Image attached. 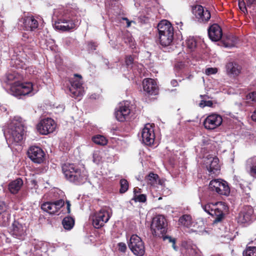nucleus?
<instances>
[{
  "label": "nucleus",
  "mask_w": 256,
  "mask_h": 256,
  "mask_svg": "<svg viewBox=\"0 0 256 256\" xmlns=\"http://www.w3.org/2000/svg\"><path fill=\"white\" fill-rule=\"evenodd\" d=\"M54 14L57 18L54 24V28L57 30L70 31L76 28L80 24L79 20L76 16V10L70 6L55 9Z\"/></svg>",
  "instance_id": "f257e3e1"
},
{
  "label": "nucleus",
  "mask_w": 256,
  "mask_h": 256,
  "mask_svg": "<svg viewBox=\"0 0 256 256\" xmlns=\"http://www.w3.org/2000/svg\"><path fill=\"white\" fill-rule=\"evenodd\" d=\"M62 171L66 178L75 185L84 184L88 178L86 172L74 164H64L62 166Z\"/></svg>",
  "instance_id": "f03ea898"
},
{
  "label": "nucleus",
  "mask_w": 256,
  "mask_h": 256,
  "mask_svg": "<svg viewBox=\"0 0 256 256\" xmlns=\"http://www.w3.org/2000/svg\"><path fill=\"white\" fill-rule=\"evenodd\" d=\"M8 132L10 134V142L16 144L20 143L24 139L25 131L22 118L14 116L8 124Z\"/></svg>",
  "instance_id": "7ed1b4c3"
},
{
  "label": "nucleus",
  "mask_w": 256,
  "mask_h": 256,
  "mask_svg": "<svg viewBox=\"0 0 256 256\" xmlns=\"http://www.w3.org/2000/svg\"><path fill=\"white\" fill-rule=\"evenodd\" d=\"M203 210L210 215L214 218V223L222 222L226 214L228 211V207L222 202L208 203L202 205Z\"/></svg>",
  "instance_id": "20e7f679"
},
{
  "label": "nucleus",
  "mask_w": 256,
  "mask_h": 256,
  "mask_svg": "<svg viewBox=\"0 0 256 256\" xmlns=\"http://www.w3.org/2000/svg\"><path fill=\"white\" fill-rule=\"evenodd\" d=\"M66 84L68 86L70 96L74 98L80 100L84 94L82 76L74 74L73 78L68 80Z\"/></svg>",
  "instance_id": "39448f33"
},
{
  "label": "nucleus",
  "mask_w": 256,
  "mask_h": 256,
  "mask_svg": "<svg viewBox=\"0 0 256 256\" xmlns=\"http://www.w3.org/2000/svg\"><path fill=\"white\" fill-rule=\"evenodd\" d=\"M33 85L30 82H15L10 88V92L13 96L18 97L22 96L34 94Z\"/></svg>",
  "instance_id": "423d86ee"
},
{
  "label": "nucleus",
  "mask_w": 256,
  "mask_h": 256,
  "mask_svg": "<svg viewBox=\"0 0 256 256\" xmlns=\"http://www.w3.org/2000/svg\"><path fill=\"white\" fill-rule=\"evenodd\" d=\"M111 210L104 207L96 212L92 216V224L96 228H100L106 223L112 216Z\"/></svg>",
  "instance_id": "0eeeda50"
},
{
  "label": "nucleus",
  "mask_w": 256,
  "mask_h": 256,
  "mask_svg": "<svg viewBox=\"0 0 256 256\" xmlns=\"http://www.w3.org/2000/svg\"><path fill=\"white\" fill-rule=\"evenodd\" d=\"M166 220L162 215H158L152 219L151 224L152 234L156 236L160 237L167 232Z\"/></svg>",
  "instance_id": "6e6552de"
},
{
  "label": "nucleus",
  "mask_w": 256,
  "mask_h": 256,
  "mask_svg": "<svg viewBox=\"0 0 256 256\" xmlns=\"http://www.w3.org/2000/svg\"><path fill=\"white\" fill-rule=\"evenodd\" d=\"M129 248L136 256H143L145 254L144 244L142 238L136 234H132L128 242Z\"/></svg>",
  "instance_id": "1a4fd4ad"
},
{
  "label": "nucleus",
  "mask_w": 256,
  "mask_h": 256,
  "mask_svg": "<svg viewBox=\"0 0 256 256\" xmlns=\"http://www.w3.org/2000/svg\"><path fill=\"white\" fill-rule=\"evenodd\" d=\"M209 189L219 194L228 196L230 189L226 182L221 180H212L209 184Z\"/></svg>",
  "instance_id": "9d476101"
},
{
  "label": "nucleus",
  "mask_w": 256,
  "mask_h": 256,
  "mask_svg": "<svg viewBox=\"0 0 256 256\" xmlns=\"http://www.w3.org/2000/svg\"><path fill=\"white\" fill-rule=\"evenodd\" d=\"M28 157L36 164H42L45 160L46 154L39 146H31L27 152Z\"/></svg>",
  "instance_id": "9b49d317"
},
{
  "label": "nucleus",
  "mask_w": 256,
  "mask_h": 256,
  "mask_svg": "<svg viewBox=\"0 0 256 256\" xmlns=\"http://www.w3.org/2000/svg\"><path fill=\"white\" fill-rule=\"evenodd\" d=\"M56 128V124L51 118H44L37 125V129L42 134L46 135L52 132Z\"/></svg>",
  "instance_id": "f8f14e48"
},
{
  "label": "nucleus",
  "mask_w": 256,
  "mask_h": 256,
  "mask_svg": "<svg viewBox=\"0 0 256 256\" xmlns=\"http://www.w3.org/2000/svg\"><path fill=\"white\" fill-rule=\"evenodd\" d=\"M142 142L147 146H150L154 144L155 139L154 128L152 124H146L141 131Z\"/></svg>",
  "instance_id": "ddd939ff"
},
{
  "label": "nucleus",
  "mask_w": 256,
  "mask_h": 256,
  "mask_svg": "<svg viewBox=\"0 0 256 256\" xmlns=\"http://www.w3.org/2000/svg\"><path fill=\"white\" fill-rule=\"evenodd\" d=\"M64 204L63 200L60 199L54 202H47L41 205V208L50 214L57 212Z\"/></svg>",
  "instance_id": "4468645a"
},
{
  "label": "nucleus",
  "mask_w": 256,
  "mask_h": 256,
  "mask_svg": "<svg viewBox=\"0 0 256 256\" xmlns=\"http://www.w3.org/2000/svg\"><path fill=\"white\" fill-rule=\"evenodd\" d=\"M254 214V209L250 206H244L236 218L239 224H246L250 222Z\"/></svg>",
  "instance_id": "2eb2a0df"
},
{
  "label": "nucleus",
  "mask_w": 256,
  "mask_h": 256,
  "mask_svg": "<svg viewBox=\"0 0 256 256\" xmlns=\"http://www.w3.org/2000/svg\"><path fill=\"white\" fill-rule=\"evenodd\" d=\"M144 91L150 96H156L158 94V88L156 80L152 78H145L142 82Z\"/></svg>",
  "instance_id": "dca6fc26"
},
{
  "label": "nucleus",
  "mask_w": 256,
  "mask_h": 256,
  "mask_svg": "<svg viewBox=\"0 0 256 256\" xmlns=\"http://www.w3.org/2000/svg\"><path fill=\"white\" fill-rule=\"evenodd\" d=\"M222 122V119L220 115L212 113L208 116L204 120V125L208 130H214L220 126Z\"/></svg>",
  "instance_id": "f3484780"
},
{
  "label": "nucleus",
  "mask_w": 256,
  "mask_h": 256,
  "mask_svg": "<svg viewBox=\"0 0 256 256\" xmlns=\"http://www.w3.org/2000/svg\"><path fill=\"white\" fill-rule=\"evenodd\" d=\"M193 14L195 15L198 20L200 22H207L210 18V12L200 5L196 6L192 9Z\"/></svg>",
  "instance_id": "a211bd4d"
},
{
  "label": "nucleus",
  "mask_w": 256,
  "mask_h": 256,
  "mask_svg": "<svg viewBox=\"0 0 256 256\" xmlns=\"http://www.w3.org/2000/svg\"><path fill=\"white\" fill-rule=\"evenodd\" d=\"M10 234L14 238L19 240H24L26 235V230L22 224L16 221L13 222Z\"/></svg>",
  "instance_id": "6ab92c4d"
},
{
  "label": "nucleus",
  "mask_w": 256,
  "mask_h": 256,
  "mask_svg": "<svg viewBox=\"0 0 256 256\" xmlns=\"http://www.w3.org/2000/svg\"><path fill=\"white\" fill-rule=\"evenodd\" d=\"M208 34L210 38L212 41H218L222 36V30L217 24L212 25L208 30Z\"/></svg>",
  "instance_id": "aec40b11"
},
{
  "label": "nucleus",
  "mask_w": 256,
  "mask_h": 256,
  "mask_svg": "<svg viewBox=\"0 0 256 256\" xmlns=\"http://www.w3.org/2000/svg\"><path fill=\"white\" fill-rule=\"evenodd\" d=\"M134 104L130 101L123 100L118 104L115 108V112H133L136 111Z\"/></svg>",
  "instance_id": "412c9836"
},
{
  "label": "nucleus",
  "mask_w": 256,
  "mask_h": 256,
  "mask_svg": "<svg viewBox=\"0 0 256 256\" xmlns=\"http://www.w3.org/2000/svg\"><path fill=\"white\" fill-rule=\"evenodd\" d=\"M24 26L26 30H34L38 27V22L32 16L24 17L22 19Z\"/></svg>",
  "instance_id": "4be33fe9"
},
{
  "label": "nucleus",
  "mask_w": 256,
  "mask_h": 256,
  "mask_svg": "<svg viewBox=\"0 0 256 256\" xmlns=\"http://www.w3.org/2000/svg\"><path fill=\"white\" fill-rule=\"evenodd\" d=\"M226 74L230 76L235 77L240 72L241 68L237 64L230 62L226 66Z\"/></svg>",
  "instance_id": "5701e85b"
},
{
  "label": "nucleus",
  "mask_w": 256,
  "mask_h": 256,
  "mask_svg": "<svg viewBox=\"0 0 256 256\" xmlns=\"http://www.w3.org/2000/svg\"><path fill=\"white\" fill-rule=\"evenodd\" d=\"M158 34L174 32V28L172 24L167 20H162L158 25Z\"/></svg>",
  "instance_id": "b1692460"
},
{
  "label": "nucleus",
  "mask_w": 256,
  "mask_h": 256,
  "mask_svg": "<svg viewBox=\"0 0 256 256\" xmlns=\"http://www.w3.org/2000/svg\"><path fill=\"white\" fill-rule=\"evenodd\" d=\"M23 184L22 180L21 178H18L9 183L8 189L11 194H16L18 192Z\"/></svg>",
  "instance_id": "393cba45"
},
{
  "label": "nucleus",
  "mask_w": 256,
  "mask_h": 256,
  "mask_svg": "<svg viewBox=\"0 0 256 256\" xmlns=\"http://www.w3.org/2000/svg\"><path fill=\"white\" fill-rule=\"evenodd\" d=\"M158 35L160 44L164 46H170L174 39V32L158 34Z\"/></svg>",
  "instance_id": "a878e982"
},
{
  "label": "nucleus",
  "mask_w": 256,
  "mask_h": 256,
  "mask_svg": "<svg viewBox=\"0 0 256 256\" xmlns=\"http://www.w3.org/2000/svg\"><path fill=\"white\" fill-rule=\"evenodd\" d=\"M219 160L217 157L214 158L210 163L206 166V168L210 172V174H216L220 170L218 164Z\"/></svg>",
  "instance_id": "bb28decb"
},
{
  "label": "nucleus",
  "mask_w": 256,
  "mask_h": 256,
  "mask_svg": "<svg viewBox=\"0 0 256 256\" xmlns=\"http://www.w3.org/2000/svg\"><path fill=\"white\" fill-rule=\"evenodd\" d=\"M182 252L184 256H202L201 252L196 246L188 245Z\"/></svg>",
  "instance_id": "cd10ccee"
},
{
  "label": "nucleus",
  "mask_w": 256,
  "mask_h": 256,
  "mask_svg": "<svg viewBox=\"0 0 256 256\" xmlns=\"http://www.w3.org/2000/svg\"><path fill=\"white\" fill-rule=\"evenodd\" d=\"M159 180V176L158 174L150 172L148 176L145 177V180L152 186H155L157 184L158 181Z\"/></svg>",
  "instance_id": "c85d7f7f"
},
{
  "label": "nucleus",
  "mask_w": 256,
  "mask_h": 256,
  "mask_svg": "<svg viewBox=\"0 0 256 256\" xmlns=\"http://www.w3.org/2000/svg\"><path fill=\"white\" fill-rule=\"evenodd\" d=\"M62 224L66 230H70L74 226V220L71 216H66L63 219Z\"/></svg>",
  "instance_id": "c756f323"
},
{
  "label": "nucleus",
  "mask_w": 256,
  "mask_h": 256,
  "mask_svg": "<svg viewBox=\"0 0 256 256\" xmlns=\"http://www.w3.org/2000/svg\"><path fill=\"white\" fill-rule=\"evenodd\" d=\"M178 222L186 227H190L192 224V218L190 214H184L180 216Z\"/></svg>",
  "instance_id": "7c9ffc66"
},
{
  "label": "nucleus",
  "mask_w": 256,
  "mask_h": 256,
  "mask_svg": "<svg viewBox=\"0 0 256 256\" xmlns=\"http://www.w3.org/2000/svg\"><path fill=\"white\" fill-rule=\"evenodd\" d=\"M10 218V214L8 212H4L0 214V226H6L9 224Z\"/></svg>",
  "instance_id": "2f4dec72"
},
{
  "label": "nucleus",
  "mask_w": 256,
  "mask_h": 256,
  "mask_svg": "<svg viewBox=\"0 0 256 256\" xmlns=\"http://www.w3.org/2000/svg\"><path fill=\"white\" fill-rule=\"evenodd\" d=\"M92 141L96 144L100 146L106 144L107 140L106 138L102 135H96L92 137Z\"/></svg>",
  "instance_id": "473e14b6"
},
{
  "label": "nucleus",
  "mask_w": 256,
  "mask_h": 256,
  "mask_svg": "<svg viewBox=\"0 0 256 256\" xmlns=\"http://www.w3.org/2000/svg\"><path fill=\"white\" fill-rule=\"evenodd\" d=\"M12 64L16 68L26 69V63L21 60L20 59V58H16V59H12Z\"/></svg>",
  "instance_id": "72a5a7b5"
},
{
  "label": "nucleus",
  "mask_w": 256,
  "mask_h": 256,
  "mask_svg": "<svg viewBox=\"0 0 256 256\" xmlns=\"http://www.w3.org/2000/svg\"><path fill=\"white\" fill-rule=\"evenodd\" d=\"M256 102V92H253L248 94L246 97V101L244 102L243 105L246 106L250 104V102Z\"/></svg>",
  "instance_id": "f704fd0d"
},
{
  "label": "nucleus",
  "mask_w": 256,
  "mask_h": 256,
  "mask_svg": "<svg viewBox=\"0 0 256 256\" xmlns=\"http://www.w3.org/2000/svg\"><path fill=\"white\" fill-rule=\"evenodd\" d=\"M120 194L125 193L128 189V182L126 179L122 178L120 180Z\"/></svg>",
  "instance_id": "c9c22d12"
},
{
  "label": "nucleus",
  "mask_w": 256,
  "mask_h": 256,
  "mask_svg": "<svg viewBox=\"0 0 256 256\" xmlns=\"http://www.w3.org/2000/svg\"><path fill=\"white\" fill-rule=\"evenodd\" d=\"M130 113H115L116 120L120 122H124L130 120Z\"/></svg>",
  "instance_id": "e433bc0d"
},
{
  "label": "nucleus",
  "mask_w": 256,
  "mask_h": 256,
  "mask_svg": "<svg viewBox=\"0 0 256 256\" xmlns=\"http://www.w3.org/2000/svg\"><path fill=\"white\" fill-rule=\"evenodd\" d=\"M244 256H256V246H248L243 252Z\"/></svg>",
  "instance_id": "4c0bfd02"
},
{
  "label": "nucleus",
  "mask_w": 256,
  "mask_h": 256,
  "mask_svg": "<svg viewBox=\"0 0 256 256\" xmlns=\"http://www.w3.org/2000/svg\"><path fill=\"white\" fill-rule=\"evenodd\" d=\"M147 196L145 194H139L138 195L134 196L131 200L134 201L135 202H145L146 201Z\"/></svg>",
  "instance_id": "58836bf2"
},
{
  "label": "nucleus",
  "mask_w": 256,
  "mask_h": 256,
  "mask_svg": "<svg viewBox=\"0 0 256 256\" xmlns=\"http://www.w3.org/2000/svg\"><path fill=\"white\" fill-rule=\"evenodd\" d=\"M187 47L190 50H193L196 45V41L194 38L190 37L186 40Z\"/></svg>",
  "instance_id": "ea45409f"
},
{
  "label": "nucleus",
  "mask_w": 256,
  "mask_h": 256,
  "mask_svg": "<svg viewBox=\"0 0 256 256\" xmlns=\"http://www.w3.org/2000/svg\"><path fill=\"white\" fill-rule=\"evenodd\" d=\"M163 238L164 240H168L169 242H172V246L174 250H177V248L176 246V240L175 238H173L170 236H164V234L162 235Z\"/></svg>",
  "instance_id": "a19ab883"
},
{
  "label": "nucleus",
  "mask_w": 256,
  "mask_h": 256,
  "mask_svg": "<svg viewBox=\"0 0 256 256\" xmlns=\"http://www.w3.org/2000/svg\"><path fill=\"white\" fill-rule=\"evenodd\" d=\"M7 80L8 84L10 85V87L12 86V84L16 82L14 81V82H11L13 80H14L16 79V76L15 74H8L7 75Z\"/></svg>",
  "instance_id": "79ce46f5"
},
{
  "label": "nucleus",
  "mask_w": 256,
  "mask_h": 256,
  "mask_svg": "<svg viewBox=\"0 0 256 256\" xmlns=\"http://www.w3.org/2000/svg\"><path fill=\"white\" fill-rule=\"evenodd\" d=\"M8 206L4 201L0 200V214L8 212Z\"/></svg>",
  "instance_id": "37998d69"
},
{
  "label": "nucleus",
  "mask_w": 256,
  "mask_h": 256,
  "mask_svg": "<svg viewBox=\"0 0 256 256\" xmlns=\"http://www.w3.org/2000/svg\"><path fill=\"white\" fill-rule=\"evenodd\" d=\"M238 6L240 9L243 12H247V6H246V3L244 0H239Z\"/></svg>",
  "instance_id": "c03bdc74"
},
{
  "label": "nucleus",
  "mask_w": 256,
  "mask_h": 256,
  "mask_svg": "<svg viewBox=\"0 0 256 256\" xmlns=\"http://www.w3.org/2000/svg\"><path fill=\"white\" fill-rule=\"evenodd\" d=\"M212 106V102L210 100H202L199 104V106L201 108H204L205 106Z\"/></svg>",
  "instance_id": "a18cd8bd"
},
{
  "label": "nucleus",
  "mask_w": 256,
  "mask_h": 256,
  "mask_svg": "<svg viewBox=\"0 0 256 256\" xmlns=\"http://www.w3.org/2000/svg\"><path fill=\"white\" fill-rule=\"evenodd\" d=\"M118 250L120 252H125L126 250V244L124 242H119L118 244Z\"/></svg>",
  "instance_id": "49530a36"
},
{
  "label": "nucleus",
  "mask_w": 256,
  "mask_h": 256,
  "mask_svg": "<svg viewBox=\"0 0 256 256\" xmlns=\"http://www.w3.org/2000/svg\"><path fill=\"white\" fill-rule=\"evenodd\" d=\"M218 70L215 68H209L206 70L205 73L207 75L215 74L217 72Z\"/></svg>",
  "instance_id": "de8ad7c7"
},
{
  "label": "nucleus",
  "mask_w": 256,
  "mask_h": 256,
  "mask_svg": "<svg viewBox=\"0 0 256 256\" xmlns=\"http://www.w3.org/2000/svg\"><path fill=\"white\" fill-rule=\"evenodd\" d=\"M134 62V58H133L130 56H127L126 58V64L128 66H132V64Z\"/></svg>",
  "instance_id": "09e8293b"
},
{
  "label": "nucleus",
  "mask_w": 256,
  "mask_h": 256,
  "mask_svg": "<svg viewBox=\"0 0 256 256\" xmlns=\"http://www.w3.org/2000/svg\"><path fill=\"white\" fill-rule=\"evenodd\" d=\"M250 174L251 176L256 178V166H253L250 168Z\"/></svg>",
  "instance_id": "8fccbe9b"
},
{
  "label": "nucleus",
  "mask_w": 256,
  "mask_h": 256,
  "mask_svg": "<svg viewBox=\"0 0 256 256\" xmlns=\"http://www.w3.org/2000/svg\"><path fill=\"white\" fill-rule=\"evenodd\" d=\"M134 196L138 195L139 194H141L142 190L138 187L134 188Z\"/></svg>",
  "instance_id": "3c124183"
},
{
  "label": "nucleus",
  "mask_w": 256,
  "mask_h": 256,
  "mask_svg": "<svg viewBox=\"0 0 256 256\" xmlns=\"http://www.w3.org/2000/svg\"><path fill=\"white\" fill-rule=\"evenodd\" d=\"M184 67V64L182 62L176 64L175 66V68L176 70H178L182 69Z\"/></svg>",
  "instance_id": "603ef678"
},
{
  "label": "nucleus",
  "mask_w": 256,
  "mask_h": 256,
  "mask_svg": "<svg viewBox=\"0 0 256 256\" xmlns=\"http://www.w3.org/2000/svg\"><path fill=\"white\" fill-rule=\"evenodd\" d=\"M66 208H67V212L68 214H70V202L68 200L66 201Z\"/></svg>",
  "instance_id": "864d4df0"
},
{
  "label": "nucleus",
  "mask_w": 256,
  "mask_h": 256,
  "mask_svg": "<svg viewBox=\"0 0 256 256\" xmlns=\"http://www.w3.org/2000/svg\"><path fill=\"white\" fill-rule=\"evenodd\" d=\"M254 2L255 0H246L247 7H250Z\"/></svg>",
  "instance_id": "5fc2aeb1"
},
{
  "label": "nucleus",
  "mask_w": 256,
  "mask_h": 256,
  "mask_svg": "<svg viewBox=\"0 0 256 256\" xmlns=\"http://www.w3.org/2000/svg\"><path fill=\"white\" fill-rule=\"evenodd\" d=\"M99 98H100V95L98 94H92L90 96V98L91 99H94V100L98 99Z\"/></svg>",
  "instance_id": "6e6d98bb"
},
{
  "label": "nucleus",
  "mask_w": 256,
  "mask_h": 256,
  "mask_svg": "<svg viewBox=\"0 0 256 256\" xmlns=\"http://www.w3.org/2000/svg\"><path fill=\"white\" fill-rule=\"evenodd\" d=\"M56 110L58 112H62L64 110V106L62 105V106H57L56 108Z\"/></svg>",
  "instance_id": "4d7b16f0"
},
{
  "label": "nucleus",
  "mask_w": 256,
  "mask_h": 256,
  "mask_svg": "<svg viewBox=\"0 0 256 256\" xmlns=\"http://www.w3.org/2000/svg\"><path fill=\"white\" fill-rule=\"evenodd\" d=\"M89 48H91L92 50H96V45L93 42H90L88 44Z\"/></svg>",
  "instance_id": "13d9d810"
},
{
  "label": "nucleus",
  "mask_w": 256,
  "mask_h": 256,
  "mask_svg": "<svg viewBox=\"0 0 256 256\" xmlns=\"http://www.w3.org/2000/svg\"><path fill=\"white\" fill-rule=\"evenodd\" d=\"M236 44V39L235 38V40L232 44H226L225 46H226V47H232V46H234Z\"/></svg>",
  "instance_id": "bf43d9fd"
},
{
  "label": "nucleus",
  "mask_w": 256,
  "mask_h": 256,
  "mask_svg": "<svg viewBox=\"0 0 256 256\" xmlns=\"http://www.w3.org/2000/svg\"><path fill=\"white\" fill-rule=\"evenodd\" d=\"M171 84L173 86H176L178 85V82L176 80H173L171 81Z\"/></svg>",
  "instance_id": "052dcab7"
},
{
  "label": "nucleus",
  "mask_w": 256,
  "mask_h": 256,
  "mask_svg": "<svg viewBox=\"0 0 256 256\" xmlns=\"http://www.w3.org/2000/svg\"><path fill=\"white\" fill-rule=\"evenodd\" d=\"M128 42H130V46L132 47L133 46H134V42L133 41L132 38H130V40H128Z\"/></svg>",
  "instance_id": "680f3d73"
},
{
  "label": "nucleus",
  "mask_w": 256,
  "mask_h": 256,
  "mask_svg": "<svg viewBox=\"0 0 256 256\" xmlns=\"http://www.w3.org/2000/svg\"><path fill=\"white\" fill-rule=\"evenodd\" d=\"M123 19L126 21L127 27L130 26V23L132 22L129 21V20L127 18H124Z\"/></svg>",
  "instance_id": "e2e57ef3"
},
{
  "label": "nucleus",
  "mask_w": 256,
  "mask_h": 256,
  "mask_svg": "<svg viewBox=\"0 0 256 256\" xmlns=\"http://www.w3.org/2000/svg\"><path fill=\"white\" fill-rule=\"evenodd\" d=\"M251 118L253 121L256 122V113H253L251 116Z\"/></svg>",
  "instance_id": "0e129e2a"
},
{
  "label": "nucleus",
  "mask_w": 256,
  "mask_h": 256,
  "mask_svg": "<svg viewBox=\"0 0 256 256\" xmlns=\"http://www.w3.org/2000/svg\"><path fill=\"white\" fill-rule=\"evenodd\" d=\"M0 110L2 111V112H5V111L7 110V108L6 106H2L0 107Z\"/></svg>",
  "instance_id": "69168bd1"
},
{
  "label": "nucleus",
  "mask_w": 256,
  "mask_h": 256,
  "mask_svg": "<svg viewBox=\"0 0 256 256\" xmlns=\"http://www.w3.org/2000/svg\"><path fill=\"white\" fill-rule=\"evenodd\" d=\"M42 110H44V109H42Z\"/></svg>",
  "instance_id": "338daca9"
},
{
  "label": "nucleus",
  "mask_w": 256,
  "mask_h": 256,
  "mask_svg": "<svg viewBox=\"0 0 256 256\" xmlns=\"http://www.w3.org/2000/svg\"><path fill=\"white\" fill-rule=\"evenodd\" d=\"M220 256V255H218V256Z\"/></svg>",
  "instance_id": "774afa93"
}]
</instances>
